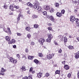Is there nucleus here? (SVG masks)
<instances>
[{
  "instance_id": "f257e3e1",
  "label": "nucleus",
  "mask_w": 79,
  "mask_h": 79,
  "mask_svg": "<svg viewBox=\"0 0 79 79\" xmlns=\"http://www.w3.org/2000/svg\"><path fill=\"white\" fill-rule=\"evenodd\" d=\"M70 21L71 22H74V21L77 23L76 25L77 26L79 27V20L78 19H75V17L74 16L72 15L70 18Z\"/></svg>"
},
{
  "instance_id": "f03ea898",
  "label": "nucleus",
  "mask_w": 79,
  "mask_h": 79,
  "mask_svg": "<svg viewBox=\"0 0 79 79\" xmlns=\"http://www.w3.org/2000/svg\"><path fill=\"white\" fill-rule=\"evenodd\" d=\"M53 39V36L51 34L49 35L48 36V38L47 39V42H50L51 40Z\"/></svg>"
},
{
  "instance_id": "7ed1b4c3",
  "label": "nucleus",
  "mask_w": 79,
  "mask_h": 79,
  "mask_svg": "<svg viewBox=\"0 0 79 79\" xmlns=\"http://www.w3.org/2000/svg\"><path fill=\"white\" fill-rule=\"evenodd\" d=\"M38 5H35L34 6V8L36 10L40 11L41 10V7H39Z\"/></svg>"
},
{
  "instance_id": "20e7f679",
  "label": "nucleus",
  "mask_w": 79,
  "mask_h": 79,
  "mask_svg": "<svg viewBox=\"0 0 79 79\" xmlns=\"http://www.w3.org/2000/svg\"><path fill=\"white\" fill-rule=\"evenodd\" d=\"M10 62H11L12 63H16L17 62V60H13V58L10 57Z\"/></svg>"
},
{
  "instance_id": "39448f33",
  "label": "nucleus",
  "mask_w": 79,
  "mask_h": 79,
  "mask_svg": "<svg viewBox=\"0 0 79 79\" xmlns=\"http://www.w3.org/2000/svg\"><path fill=\"white\" fill-rule=\"evenodd\" d=\"M54 55H55V54L53 53H52V54H49L47 56V58L48 59V60H50L52 57L54 56Z\"/></svg>"
},
{
  "instance_id": "423d86ee",
  "label": "nucleus",
  "mask_w": 79,
  "mask_h": 79,
  "mask_svg": "<svg viewBox=\"0 0 79 79\" xmlns=\"http://www.w3.org/2000/svg\"><path fill=\"white\" fill-rule=\"evenodd\" d=\"M39 43L41 44H43V43L45 42V39L44 38H40V40H39Z\"/></svg>"
},
{
  "instance_id": "0eeeda50",
  "label": "nucleus",
  "mask_w": 79,
  "mask_h": 79,
  "mask_svg": "<svg viewBox=\"0 0 79 79\" xmlns=\"http://www.w3.org/2000/svg\"><path fill=\"white\" fill-rule=\"evenodd\" d=\"M15 40L14 39H12L11 40V41H10L8 42V44H15Z\"/></svg>"
},
{
  "instance_id": "6e6552de",
  "label": "nucleus",
  "mask_w": 79,
  "mask_h": 79,
  "mask_svg": "<svg viewBox=\"0 0 79 79\" xmlns=\"http://www.w3.org/2000/svg\"><path fill=\"white\" fill-rule=\"evenodd\" d=\"M44 8L45 10H49L50 8V7L48 5H46L44 6Z\"/></svg>"
},
{
  "instance_id": "1a4fd4ad",
  "label": "nucleus",
  "mask_w": 79,
  "mask_h": 79,
  "mask_svg": "<svg viewBox=\"0 0 79 79\" xmlns=\"http://www.w3.org/2000/svg\"><path fill=\"white\" fill-rule=\"evenodd\" d=\"M49 18L51 21H52V22H55V19L52 15H51L50 16Z\"/></svg>"
},
{
  "instance_id": "9d476101",
  "label": "nucleus",
  "mask_w": 79,
  "mask_h": 79,
  "mask_svg": "<svg viewBox=\"0 0 79 79\" xmlns=\"http://www.w3.org/2000/svg\"><path fill=\"white\" fill-rule=\"evenodd\" d=\"M56 15L59 17H61V16H62V14H61V13L57 12L56 13Z\"/></svg>"
},
{
  "instance_id": "9b49d317",
  "label": "nucleus",
  "mask_w": 79,
  "mask_h": 79,
  "mask_svg": "<svg viewBox=\"0 0 79 79\" xmlns=\"http://www.w3.org/2000/svg\"><path fill=\"white\" fill-rule=\"evenodd\" d=\"M37 76L38 77H41L42 76V73H38L37 74Z\"/></svg>"
},
{
  "instance_id": "f8f14e48",
  "label": "nucleus",
  "mask_w": 79,
  "mask_h": 79,
  "mask_svg": "<svg viewBox=\"0 0 79 79\" xmlns=\"http://www.w3.org/2000/svg\"><path fill=\"white\" fill-rule=\"evenodd\" d=\"M64 68L66 70H68V69H69V66L68 65H65L64 66Z\"/></svg>"
},
{
  "instance_id": "ddd939ff",
  "label": "nucleus",
  "mask_w": 79,
  "mask_h": 79,
  "mask_svg": "<svg viewBox=\"0 0 79 79\" xmlns=\"http://www.w3.org/2000/svg\"><path fill=\"white\" fill-rule=\"evenodd\" d=\"M6 40L8 41V42L10 41V38H9V37L8 36H6Z\"/></svg>"
},
{
  "instance_id": "4468645a",
  "label": "nucleus",
  "mask_w": 79,
  "mask_h": 79,
  "mask_svg": "<svg viewBox=\"0 0 79 79\" xmlns=\"http://www.w3.org/2000/svg\"><path fill=\"white\" fill-rule=\"evenodd\" d=\"M10 10H11L12 11H14V8L13 6L10 5L9 7Z\"/></svg>"
},
{
  "instance_id": "2eb2a0df",
  "label": "nucleus",
  "mask_w": 79,
  "mask_h": 79,
  "mask_svg": "<svg viewBox=\"0 0 79 79\" xmlns=\"http://www.w3.org/2000/svg\"><path fill=\"white\" fill-rule=\"evenodd\" d=\"M33 3L35 4V5H39V2L37 1H35V2H33Z\"/></svg>"
},
{
  "instance_id": "dca6fc26",
  "label": "nucleus",
  "mask_w": 79,
  "mask_h": 79,
  "mask_svg": "<svg viewBox=\"0 0 79 79\" xmlns=\"http://www.w3.org/2000/svg\"><path fill=\"white\" fill-rule=\"evenodd\" d=\"M33 58H34L33 56H28V58L29 60H32L33 59Z\"/></svg>"
},
{
  "instance_id": "f3484780",
  "label": "nucleus",
  "mask_w": 79,
  "mask_h": 79,
  "mask_svg": "<svg viewBox=\"0 0 79 79\" xmlns=\"http://www.w3.org/2000/svg\"><path fill=\"white\" fill-rule=\"evenodd\" d=\"M34 28L35 29H37V28H38V27H39L38 25H37V24H34Z\"/></svg>"
},
{
  "instance_id": "a211bd4d",
  "label": "nucleus",
  "mask_w": 79,
  "mask_h": 79,
  "mask_svg": "<svg viewBox=\"0 0 79 79\" xmlns=\"http://www.w3.org/2000/svg\"><path fill=\"white\" fill-rule=\"evenodd\" d=\"M55 7H57V8H58V6H59V3L57 2H56L55 4Z\"/></svg>"
},
{
  "instance_id": "6ab92c4d",
  "label": "nucleus",
  "mask_w": 79,
  "mask_h": 79,
  "mask_svg": "<svg viewBox=\"0 0 79 79\" xmlns=\"http://www.w3.org/2000/svg\"><path fill=\"white\" fill-rule=\"evenodd\" d=\"M31 29V28H30V27H27L25 29L28 31H29V32L30 31V29Z\"/></svg>"
},
{
  "instance_id": "aec40b11",
  "label": "nucleus",
  "mask_w": 79,
  "mask_h": 79,
  "mask_svg": "<svg viewBox=\"0 0 79 79\" xmlns=\"http://www.w3.org/2000/svg\"><path fill=\"white\" fill-rule=\"evenodd\" d=\"M68 48H69V49H70V50L74 49V48H73V47L70 45L68 47Z\"/></svg>"
},
{
  "instance_id": "412c9836",
  "label": "nucleus",
  "mask_w": 79,
  "mask_h": 79,
  "mask_svg": "<svg viewBox=\"0 0 79 79\" xmlns=\"http://www.w3.org/2000/svg\"><path fill=\"white\" fill-rule=\"evenodd\" d=\"M34 61L35 63H36V64H38V63H39V61L38 60H37V59H35L34 60Z\"/></svg>"
},
{
  "instance_id": "4be33fe9",
  "label": "nucleus",
  "mask_w": 79,
  "mask_h": 79,
  "mask_svg": "<svg viewBox=\"0 0 79 79\" xmlns=\"http://www.w3.org/2000/svg\"><path fill=\"white\" fill-rule=\"evenodd\" d=\"M50 11L51 13H52L54 11V9L52 8H51L50 10Z\"/></svg>"
},
{
  "instance_id": "5701e85b",
  "label": "nucleus",
  "mask_w": 79,
  "mask_h": 79,
  "mask_svg": "<svg viewBox=\"0 0 79 79\" xmlns=\"http://www.w3.org/2000/svg\"><path fill=\"white\" fill-rule=\"evenodd\" d=\"M56 74H60V70H56Z\"/></svg>"
},
{
  "instance_id": "b1692460",
  "label": "nucleus",
  "mask_w": 79,
  "mask_h": 79,
  "mask_svg": "<svg viewBox=\"0 0 79 79\" xmlns=\"http://www.w3.org/2000/svg\"><path fill=\"white\" fill-rule=\"evenodd\" d=\"M3 7H4V9H7L8 8V5H4L3 6Z\"/></svg>"
},
{
  "instance_id": "393cba45",
  "label": "nucleus",
  "mask_w": 79,
  "mask_h": 79,
  "mask_svg": "<svg viewBox=\"0 0 79 79\" xmlns=\"http://www.w3.org/2000/svg\"><path fill=\"white\" fill-rule=\"evenodd\" d=\"M6 70H5L3 68H2L1 69V72H6Z\"/></svg>"
},
{
  "instance_id": "a878e982",
  "label": "nucleus",
  "mask_w": 79,
  "mask_h": 79,
  "mask_svg": "<svg viewBox=\"0 0 79 79\" xmlns=\"http://www.w3.org/2000/svg\"><path fill=\"white\" fill-rule=\"evenodd\" d=\"M21 15L19 14L18 16V21H19V20H20V18L21 17Z\"/></svg>"
},
{
  "instance_id": "bb28decb",
  "label": "nucleus",
  "mask_w": 79,
  "mask_h": 79,
  "mask_svg": "<svg viewBox=\"0 0 79 79\" xmlns=\"http://www.w3.org/2000/svg\"><path fill=\"white\" fill-rule=\"evenodd\" d=\"M42 13L43 14V15H47V11H46L42 12Z\"/></svg>"
},
{
  "instance_id": "cd10ccee",
  "label": "nucleus",
  "mask_w": 79,
  "mask_h": 79,
  "mask_svg": "<svg viewBox=\"0 0 79 79\" xmlns=\"http://www.w3.org/2000/svg\"><path fill=\"white\" fill-rule=\"evenodd\" d=\"M38 55H39L40 57H42V56H43V54L42 53H39L38 54Z\"/></svg>"
},
{
  "instance_id": "c85d7f7f",
  "label": "nucleus",
  "mask_w": 79,
  "mask_h": 79,
  "mask_svg": "<svg viewBox=\"0 0 79 79\" xmlns=\"http://www.w3.org/2000/svg\"><path fill=\"white\" fill-rule=\"evenodd\" d=\"M64 42H66L67 41H68V40H67V38H66V37H64Z\"/></svg>"
},
{
  "instance_id": "c756f323",
  "label": "nucleus",
  "mask_w": 79,
  "mask_h": 79,
  "mask_svg": "<svg viewBox=\"0 0 79 79\" xmlns=\"http://www.w3.org/2000/svg\"><path fill=\"white\" fill-rule=\"evenodd\" d=\"M32 18H37V15H32Z\"/></svg>"
},
{
  "instance_id": "7c9ffc66",
  "label": "nucleus",
  "mask_w": 79,
  "mask_h": 79,
  "mask_svg": "<svg viewBox=\"0 0 79 79\" xmlns=\"http://www.w3.org/2000/svg\"><path fill=\"white\" fill-rule=\"evenodd\" d=\"M79 55H78V54H77L76 55H75V58H76V59H78V58H79Z\"/></svg>"
},
{
  "instance_id": "2f4dec72",
  "label": "nucleus",
  "mask_w": 79,
  "mask_h": 79,
  "mask_svg": "<svg viewBox=\"0 0 79 79\" xmlns=\"http://www.w3.org/2000/svg\"><path fill=\"white\" fill-rule=\"evenodd\" d=\"M27 37L28 38V39H30V38H31V35L30 34H29L27 35Z\"/></svg>"
},
{
  "instance_id": "473e14b6",
  "label": "nucleus",
  "mask_w": 79,
  "mask_h": 79,
  "mask_svg": "<svg viewBox=\"0 0 79 79\" xmlns=\"http://www.w3.org/2000/svg\"><path fill=\"white\" fill-rule=\"evenodd\" d=\"M64 13H65V10H63L61 11V14H64Z\"/></svg>"
},
{
  "instance_id": "72a5a7b5",
  "label": "nucleus",
  "mask_w": 79,
  "mask_h": 79,
  "mask_svg": "<svg viewBox=\"0 0 79 79\" xmlns=\"http://www.w3.org/2000/svg\"><path fill=\"white\" fill-rule=\"evenodd\" d=\"M21 69L22 71H25V67L24 66L22 67Z\"/></svg>"
},
{
  "instance_id": "f704fd0d",
  "label": "nucleus",
  "mask_w": 79,
  "mask_h": 79,
  "mask_svg": "<svg viewBox=\"0 0 79 79\" xmlns=\"http://www.w3.org/2000/svg\"><path fill=\"white\" fill-rule=\"evenodd\" d=\"M0 75H2V76H4L5 75V73L3 72H0Z\"/></svg>"
},
{
  "instance_id": "c9c22d12",
  "label": "nucleus",
  "mask_w": 79,
  "mask_h": 79,
  "mask_svg": "<svg viewBox=\"0 0 79 79\" xmlns=\"http://www.w3.org/2000/svg\"><path fill=\"white\" fill-rule=\"evenodd\" d=\"M28 79H32V77L31 76H30L28 77H27Z\"/></svg>"
},
{
  "instance_id": "e433bc0d",
  "label": "nucleus",
  "mask_w": 79,
  "mask_h": 79,
  "mask_svg": "<svg viewBox=\"0 0 79 79\" xmlns=\"http://www.w3.org/2000/svg\"><path fill=\"white\" fill-rule=\"evenodd\" d=\"M49 75H50V74L48 73H47L45 74V76L46 77H48V76H49Z\"/></svg>"
},
{
  "instance_id": "4c0bfd02",
  "label": "nucleus",
  "mask_w": 79,
  "mask_h": 79,
  "mask_svg": "<svg viewBox=\"0 0 79 79\" xmlns=\"http://www.w3.org/2000/svg\"><path fill=\"white\" fill-rule=\"evenodd\" d=\"M62 52V50H61V49L60 48V50H59L58 52V53H61Z\"/></svg>"
},
{
  "instance_id": "58836bf2",
  "label": "nucleus",
  "mask_w": 79,
  "mask_h": 79,
  "mask_svg": "<svg viewBox=\"0 0 79 79\" xmlns=\"http://www.w3.org/2000/svg\"><path fill=\"white\" fill-rule=\"evenodd\" d=\"M71 73H69L68 75V77L69 78V77H71Z\"/></svg>"
},
{
  "instance_id": "ea45409f",
  "label": "nucleus",
  "mask_w": 79,
  "mask_h": 79,
  "mask_svg": "<svg viewBox=\"0 0 79 79\" xmlns=\"http://www.w3.org/2000/svg\"><path fill=\"white\" fill-rule=\"evenodd\" d=\"M28 51H29V50H28V49H27V48H26L25 50V52L26 53H28Z\"/></svg>"
},
{
  "instance_id": "a19ab883",
  "label": "nucleus",
  "mask_w": 79,
  "mask_h": 79,
  "mask_svg": "<svg viewBox=\"0 0 79 79\" xmlns=\"http://www.w3.org/2000/svg\"><path fill=\"white\" fill-rule=\"evenodd\" d=\"M16 56L17 58H18L19 59V57H20V56H19V54H17L16 55Z\"/></svg>"
},
{
  "instance_id": "79ce46f5",
  "label": "nucleus",
  "mask_w": 79,
  "mask_h": 79,
  "mask_svg": "<svg viewBox=\"0 0 79 79\" xmlns=\"http://www.w3.org/2000/svg\"><path fill=\"white\" fill-rule=\"evenodd\" d=\"M14 8H16V9H18L19 8V6H15Z\"/></svg>"
},
{
  "instance_id": "37998d69",
  "label": "nucleus",
  "mask_w": 79,
  "mask_h": 79,
  "mask_svg": "<svg viewBox=\"0 0 79 79\" xmlns=\"http://www.w3.org/2000/svg\"><path fill=\"white\" fill-rule=\"evenodd\" d=\"M48 30H49V31H51V30H52V27H48Z\"/></svg>"
},
{
  "instance_id": "c03bdc74",
  "label": "nucleus",
  "mask_w": 79,
  "mask_h": 79,
  "mask_svg": "<svg viewBox=\"0 0 79 79\" xmlns=\"http://www.w3.org/2000/svg\"><path fill=\"white\" fill-rule=\"evenodd\" d=\"M23 79H27V76H25L24 77L22 78Z\"/></svg>"
},
{
  "instance_id": "a18cd8bd",
  "label": "nucleus",
  "mask_w": 79,
  "mask_h": 79,
  "mask_svg": "<svg viewBox=\"0 0 79 79\" xmlns=\"http://www.w3.org/2000/svg\"><path fill=\"white\" fill-rule=\"evenodd\" d=\"M66 57H67V54H66V53H65L64 54V58H66Z\"/></svg>"
},
{
  "instance_id": "49530a36",
  "label": "nucleus",
  "mask_w": 79,
  "mask_h": 79,
  "mask_svg": "<svg viewBox=\"0 0 79 79\" xmlns=\"http://www.w3.org/2000/svg\"><path fill=\"white\" fill-rule=\"evenodd\" d=\"M33 6V5H32V4L31 3L30 4L29 6H30V7H32Z\"/></svg>"
},
{
  "instance_id": "de8ad7c7",
  "label": "nucleus",
  "mask_w": 79,
  "mask_h": 79,
  "mask_svg": "<svg viewBox=\"0 0 79 79\" xmlns=\"http://www.w3.org/2000/svg\"><path fill=\"white\" fill-rule=\"evenodd\" d=\"M27 14H29V15H30V14H31V12H30V11L29 10H28V11H27Z\"/></svg>"
},
{
  "instance_id": "09e8293b",
  "label": "nucleus",
  "mask_w": 79,
  "mask_h": 79,
  "mask_svg": "<svg viewBox=\"0 0 79 79\" xmlns=\"http://www.w3.org/2000/svg\"><path fill=\"white\" fill-rule=\"evenodd\" d=\"M17 35L18 36H21V33H17Z\"/></svg>"
},
{
  "instance_id": "8fccbe9b",
  "label": "nucleus",
  "mask_w": 79,
  "mask_h": 79,
  "mask_svg": "<svg viewBox=\"0 0 79 79\" xmlns=\"http://www.w3.org/2000/svg\"><path fill=\"white\" fill-rule=\"evenodd\" d=\"M34 44H35L34 42H32L31 43V45H34Z\"/></svg>"
},
{
  "instance_id": "3c124183",
  "label": "nucleus",
  "mask_w": 79,
  "mask_h": 79,
  "mask_svg": "<svg viewBox=\"0 0 79 79\" xmlns=\"http://www.w3.org/2000/svg\"><path fill=\"white\" fill-rule=\"evenodd\" d=\"M13 48H16V45H13Z\"/></svg>"
},
{
  "instance_id": "603ef678",
  "label": "nucleus",
  "mask_w": 79,
  "mask_h": 79,
  "mask_svg": "<svg viewBox=\"0 0 79 79\" xmlns=\"http://www.w3.org/2000/svg\"><path fill=\"white\" fill-rule=\"evenodd\" d=\"M9 15H13V12H10L9 14Z\"/></svg>"
},
{
  "instance_id": "864d4df0",
  "label": "nucleus",
  "mask_w": 79,
  "mask_h": 79,
  "mask_svg": "<svg viewBox=\"0 0 79 79\" xmlns=\"http://www.w3.org/2000/svg\"><path fill=\"white\" fill-rule=\"evenodd\" d=\"M74 4H75V5H76V4H77V1H75L74 2Z\"/></svg>"
},
{
  "instance_id": "5fc2aeb1",
  "label": "nucleus",
  "mask_w": 79,
  "mask_h": 79,
  "mask_svg": "<svg viewBox=\"0 0 79 79\" xmlns=\"http://www.w3.org/2000/svg\"><path fill=\"white\" fill-rule=\"evenodd\" d=\"M77 78H79V72L77 73Z\"/></svg>"
},
{
  "instance_id": "6e6d98bb",
  "label": "nucleus",
  "mask_w": 79,
  "mask_h": 79,
  "mask_svg": "<svg viewBox=\"0 0 79 79\" xmlns=\"http://www.w3.org/2000/svg\"><path fill=\"white\" fill-rule=\"evenodd\" d=\"M32 71V68H31L30 69V71L31 72V71Z\"/></svg>"
},
{
  "instance_id": "4d7b16f0",
  "label": "nucleus",
  "mask_w": 79,
  "mask_h": 79,
  "mask_svg": "<svg viewBox=\"0 0 79 79\" xmlns=\"http://www.w3.org/2000/svg\"><path fill=\"white\" fill-rule=\"evenodd\" d=\"M31 3V2H28L27 4V6H29V5H30V4Z\"/></svg>"
},
{
  "instance_id": "13d9d810",
  "label": "nucleus",
  "mask_w": 79,
  "mask_h": 79,
  "mask_svg": "<svg viewBox=\"0 0 79 79\" xmlns=\"http://www.w3.org/2000/svg\"><path fill=\"white\" fill-rule=\"evenodd\" d=\"M55 45H57L58 43H57L56 42H55Z\"/></svg>"
},
{
  "instance_id": "bf43d9fd",
  "label": "nucleus",
  "mask_w": 79,
  "mask_h": 79,
  "mask_svg": "<svg viewBox=\"0 0 79 79\" xmlns=\"http://www.w3.org/2000/svg\"><path fill=\"white\" fill-rule=\"evenodd\" d=\"M7 30L8 31V32L10 31V28H8V29H7Z\"/></svg>"
},
{
  "instance_id": "052dcab7",
  "label": "nucleus",
  "mask_w": 79,
  "mask_h": 79,
  "mask_svg": "<svg viewBox=\"0 0 79 79\" xmlns=\"http://www.w3.org/2000/svg\"><path fill=\"white\" fill-rule=\"evenodd\" d=\"M9 32L10 34H11V30H10V31H9Z\"/></svg>"
},
{
  "instance_id": "680f3d73",
  "label": "nucleus",
  "mask_w": 79,
  "mask_h": 79,
  "mask_svg": "<svg viewBox=\"0 0 79 79\" xmlns=\"http://www.w3.org/2000/svg\"><path fill=\"white\" fill-rule=\"evenodd\" d=\"M62 63L64 64H65V61H64L63 62H62Z\"/></svg>"
},
{
  "instance_id": "e2e57ef3",
  "label": "nucleus",
  "mask_w": 79,
  "mask_h": 79,
  "mask_svg": "<svg viewBox=\"0 0 79 79\" xmlns=\"http://www.w3.org/2000/svg\"><path fill=\"white\" fill-rule=\"evenodd\" d=\"M34 35H35L36 36L37 35V34L36 33H35L34 34Z\"/></svg>"
},
{
  "instance_id": "0e129e2a",
  "label": "nucleus",
  "mask_w": 79,
  "mask_h": 79,
  "mask_svg": "<svg viewBox=\"0 0 79 79\" xmlns=\"http://www.w3.org/2000/svg\"><path fill=\"white\" fill-rule=\"evenodd\" d=\"M75 13H77V10H75Z\"/></svg>"
},
{
  "instance_id": "69168bd1",
  "label": "nucleus",
  "mask_w": 79,
  "mask_h": 79,
  "mask_svg": "<svg viewBox=\"0 0 79 79\" xmlns=\"http://www.w3.org/2000/svg\"><path fill=\"white\" fill-rule=\"evenodd\" d=\"M69 38H72V36H71V35H69Z\"/></svg>"
},
{
  "instance_id": "338daca9",
  "label": "nucleus",
  "mask_w": 79,
  "mask_h": 79,
  "mask_svg": "<svg viewBox=\"0 0 79 79\" xmlns=\"http://www.w3.org/2000/svg\"><path fill=\"white\" fill-rule=\"evenodd\" d=\"M52 31L53 32H55V31H54L53 30H52Z\"/></svg>"
},
{
  "instance_id": "774afa93",
  "label": "nucleus",
  "mask_w": 79,
  "mask_h": 79,
  "mask_svg": "<svg viewBox=\"0 0 79 79\" xmlns=\"http://www.w3.org/2000/svg\"><path fill=\"white\" fill-rule=\"evenodd\" d=\"M19 2H21V1H22V0H19Z\"/></svg>"
}]
</instances>
